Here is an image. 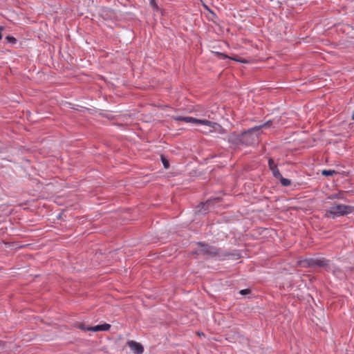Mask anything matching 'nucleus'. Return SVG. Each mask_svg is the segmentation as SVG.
Segmentation results:
<instances>
[{
	"instance_id": "nucleus-1",
	"label": "nucleus",
	"mask_w": 354,
	"mask_h": 354,
	"mask_svg": "<svg viewBox=\"0 0 354 354\" xmlns=\"http://www.w3.org/2000/svg\"><path fill=\"white\" fill-rule=\"evenodd\" d=\"M271 123L272 121L269 120L262 125L256 126L248 131H245L239 136L236 143L245 144L246 145H251L256 143L258 141L259 131L263 128L270 127Z\"/></svg>"
},
{
	"instance_id": "nucleus-2",
	"label": "nucleus",
	"mask_w": 354,
	"mask_h": 354,
	"mask_svg": "<svg viewBox=\"0 0 354 354\" xmlns=\"http://www.w3.org/2000/svg\"><path fill=\"white\" fill-rule=\"evenodd\" d=\"M354 207L350 205L334 203L326 210V216L335 218L352 213Z\"/></svg>"
},
{
	"instance_id": "nucleus-3",
	"label": "nucleus",
	"mask_w": 354,
	"mask_h": 354,
	"mask_svg": "<svg viewBox=\"0 0 354 354\" xmlns=\"http://www.w3.org/2000/svg\"><path fill=\"white\" fill-rule=\"evenodd\" d=\"M198 245H200V248L196 252V254H197L216 256L218 253V249L213 246L204 245L201 243H198Z\"/></svg>"
},
{
	"instance_id": "nucleus-4",
	"label": "nucleus",
	"mask_w": 354,
	"mask_h": 354,
	"mask_svg": "<svg viewBox=\"0 0 354 354\" xmlns=\"http://www.w3.org/2000/svg\"><path fill=\"white\" fill-rule=\"evenodd\" d=\"M174 120H176V121H183V122H187V123L192 122V123H194V124H203V125H204V124H209V122H207V120H200V119H197V118H193V117H189V116H187V117H183V116L175 117Z\"/></svg>"
},
{
	"instance_id": "nucleus-5",
	"label": "nucleus",
	"mask_w": 354,
	"mask_h": 354,
	"mask_svg": "<svg viewBox=\"0 0 354 354\" xmlns=\"http://www.w3.org/2000/svg\"><path fill=\"white\" fill-rule=\"evenodd\" d=\"M127 345L135 354H142L144 351L142 344L135 341H129Z\"/></svg>"
},
{
	"instance_id": "nucleus-6",
	"label": "nucleus",
	"mask_w": 354,
	"mask_h": 354,
	"mask_svg": "<svg viewBox=\"0 0 354 354\" xmlns=\"http://www.w3.org/2000/svg\"><path fill=\"white\" fill-rule=\"evenodd\" d=\"M207 122L209 124H204V125L207 126L211 128L209 130V132H218L219 133L223 134L225 133V129L218 123L211 122L207 120Z\"/></svg>"
},
{
	"instance_id": "nucleus-7",
	"label": "nucleus",
	"mask_w": 354,
	"mask_h": 354,
	"mask_svg": "<svg viewBox=\"0 0 354 354\" xmlns=\"http://www.w3.org/2000/svg\"><path fill=\"white\" fill-rule=\"evenodd\" d=\"M111 328V325L109 324H104L100 325H97L95 326H90L86 328L87 331L92 332H97V331H106L109 330Z\"/></svg>"
},
{
	"instance_id": "nucleus-8",
	"label": "nucleus",
	"mask_w": 354,
	"mask_h": 354,
	"mask_svg": "<svg viewBox=\"0 0 354 354\" xmlns=\"http://www.w3.org/2000/svg\"><path fill=\"white\" fill-rule=\"evenodd\" d=\"M328 264V261L324 259H312L309 263V266H317L319 267H324Z\"/></svg>"
},
{
	"instance_id": "nucleus-9",
	"label": "nucleus",
	"mask_w": 354,
	"mask_h": 354,
	"mask_svg": "<svg viewBox=\"0 0 354 354\" xmlns=\"http://www.w3.org/2000/svg\"><path fill=\"white\" fill-rule=\"evenodd\" d=\"M337 172L335 170L324 169L322 171V174L325 176H333V175L335 174Z\"/></svg>"
},
{
	"instance_id": "nucleus-10",
	"label": "nucleus",
	"mask_w": 354,
	"mask_h": 354,
	"mask_svg": "<svg viewBox=\"0 0 354 354\" xmlns=\"http://www.w3.org/2000/svg\"><path fill=\"white\" fill-rule=\"evenodd\" d=\"M279 179L280 180L281 185L283 186L287 187L291 184V181L289 179L284 178L282 176L281 178H279Z\"/></svg>"
},
{
	"instance_id": "nucleus-11",
	"label": "nucleus",
	"mask_w": 354,
	"mask_h": 354,
	"mask_svg": "<svg viewBox=\"0 0 354 354\" xmlns=\"http://www.w3.org/2000/svg\"><path fill=\"white\" fill-rule=\"evenodd\" d=\"M271 171H272V172L273 176H274L276 178H278V179H279V178H281V176H282V175L281 174V173H280V171H279V170L278 169V168H277V167L274 168V169H272Z\"/></svg>"
},
{
	"instance_id": "nucleus-12",
	"label": "nucleus",
	"mask_w": 354,
	"mask_h": 354,
	"mask_svg": "<svg viewBox=\"0 0 354 354\" xmlns=\"http://www.w3.org/2000/svg\"><path fill=\"white\" fill-rule=\"evenodd\" d=\"M268 165L270 170L273 169L274 168L277 167V165L274 163L272 158H270L268 160Z\"/></svg>"
},
{
	"instance_id": "nucleus-13",
	"label": "nucleus",
	"mask_w": 354,
	"mask_h": 354,
	"mask_svg": "<svg viewBox=\"0 0 354 354\" xmlns=\"http://www.w3.org/2000/svg\"><path fill=\"white\" fill-rule=\"evenodd\" d=\"M151 6L153 7L154 10H158V5L156 2V0H149Z\"/></svg>"
},
{
	"instance_id": "nucleus-14",
	"label": "nucleus",
	"mask_w": 354,
	"mask_h": 354,
	"mask_svg": "<svg viewBox=\"0 0 354 354\" xmlns=\"http://www.w3.org/2000/svg\"><path fill=\"white\" fill-rule=\"evenodd\" d=\"M249 292H250V290L248 289H244V290H241L240 291V293H241V295H245L248 294Z\"/></svg>"
},
{
	"instance_id": "nucleus-15",
	"label": "nucleus",
	"mask_w": 354,
	"mask_h": 354,
	"mask_svg": "<svg viewBox=\"0 0 354 354\" xmlns=\"http://www.w3.org/2000/svg\"><path fill=\"white\" fill-rule=\"evenodd\" d=\"M88 326H85L84 324H81L79 325V328L83 330H87L86 328Z\"/></svg>"
},
{
	"instance_id": "nucleus-16",
	"label": "nucleus",
	"mask_w": 354,
	"mask_h": 354,
	"mask_svg": "<svg viewBox=\"0 0 354 354\" xmlns=\"http://www.w3.org/2000/svg\"><path fill=\"white\" fill-rule=\"evenodd\" d=\"M162 162H163V164H164L165 167V168H168V167H169V163H168L167 161H165L164 159H162Z\"/></svg>"
},
{
	"instance_id": "nucleus-17",
	"label": "nucleus",
	"mask_w": 354,
	"mask_h": 354,
	"mask_svg": "<svg viewBox=\"0 0 354 354\" xmlns=\"http://www.w3.org/2000/svg\"><path fill=\"white\" fill-rule=\"evenodd\" d=\"M6 39L8 40V41H15V39L13 37H7Z\"/></svg>"
},
{
	"instance_id": "nucleus-18",
	"label": "nucleus",
	"mask_w": 354,
	"mask_h": 354,
	"mask_svg": "<svg viewBox=\"0 0 354 354\" xmlns=\"http://www.w3.org/2000/svg\"><path fill=\"white\" fill-rule=\"evenodd\" d=\"M3 30V26H0V40L2 38L1 32H2Z\"/></svg>"
},
{
	"instance_id": "nucleus-19",
	"label": "nucleus",
	"mask_w": 354,
	"mask_h": 354,
	"mask_svg": "<svg viewBox=\"0 0 354 354\" xmlns=\"http://www.w3.org/2000/svg\"><path fill=\"white\" fill-rule=\"evenodd\" d=\"M351 119L354 120V109L351 115Z\"/></svg>"
},
{
	"instance_id": "nucleus-20",
	"label": "nucleus",
	"mask_w": 354,
	"mask_h": 354,
	"mask_svg": "<svg viewBox=\"0 0 354 354\" xmlns=\"http://www.w3.org/2000/svg\"><path fill=\"white\" fill-rule=\"evenodd\" d=\"M234 59V60H235V61L239 62H244V61H243V60H238V59Z\"/></svg>"
},
{
	"instance_id": "nucleus-21",
	"label": "nucleus",
	"mask_w": 354,
	"mask_h": 354,
	"mask_svg": "<svg viewBox=\"0 0 354 354\" xmlns=\"http://www.w3.org/2000/svg\"><path fill=\"white\" fill-rule=\"evenodd\" d=\"M220 55L223 56L224 57H227V56L223 55V53H221Z\"/></svg>"
}]
</instances>
